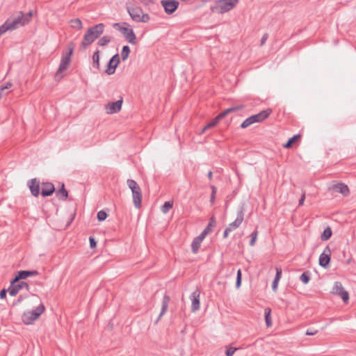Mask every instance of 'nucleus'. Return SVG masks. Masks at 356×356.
Masks as SVG:
<instances>
[{"label":"nucleus","instance_id":"30","mask_svg":"<svg viewBox=\"0 0 356 356\" xmlns=\"http://www.w3.org/2000/svg\"><path fill=\"white\" fill-rule=\"evenodd\" d=\"M300 138V134L294 135L291 138H290L288 141L283 145L284 147L289 149L292 147L293 144L298 140V138Z\"/></svg>","mask_w":356,"mask_h":356},{"label":"nucleus","instance_id":"32","mask_svg":"<svg viewBox=\"0 0 356 356\" xmlns=\"http://www.w3.org/2000/svg\"><path fill=\"white\" fill-rule=\"evenodd\" d=\"M130 53V48L128 45H124L122 47V51H121V58L122 60H125L127 59Z\"/></svg>","mask_w":356,"mask_h":356},{"label":"nucleus","instance_id":"57","mask_svg":"<svg viewBox=\"0 0 356 356\" xmlns=\"http://www.w3.org/2000/svg\"><path fill=\"white\" fill-rule=\"evenodd\" d=\"M207 129H208V128H206V126L204 127L202 131H200V134H204Z\"/></svg>","mask_w":356,"mask_h":356},{"label":"nucleus","instance_id":"28","mask_svg":"<svg viewBox=\"0 0 356 356\" xmlns=\"http://www.w3.org/2000/svg\"><path fill=\"white\" fill-rule=\"evenodd\" d=\"M271 309L268 307L264 309V316L266 326L270 327L272 325V320L270 316Z\"/></svg>","mask_w":356,"mask_h":356},{"label":"nucleus","instance_id":"15","mask_svg":"<svg viewBox=\"0 0 356 356\" xmlns=\"http://www.w3.org/2000/svg\"><path fill=\"white\" fill-rule=\"evenodd\" d=\"M122 98H121L116 102L108 103L105 106L106 113L108 114L118 113L122 108Z\"/></svg>","mask_w":356,"mask_h":356},{"label":"nucleus","instance_id":"19","mask_svg":"<svg viewBox=\"0 0 356 356\" xmlns=\"http://www.w3.org/2000/svg\"><path fill=\"white\" fill-rule=\"evenodd\" d=\"M29 187L31 195L38 197L40 194V181L36 179H32L29 181Z\"/></svg>","mask_w":356,"mask_h":356},{"label":"nucleus","instance_id":"9","mask_svg":"<svg viewBox=\"0 0 356 356\" xmlns=\"http://www.w3.org/2000/svg\"><path fill=\"white\" fill-rule=\"evenodd\" d=\"M25 288L27 291L29 290V285L26 282H19V281H15V277L10 281V286L8 288V291L11 296H16L18 292Z\"/></svg>","mask_w":356,"mask_h":356},{"label":"nucleus","instance_id":"34","mask_svg":"<svg viewBox=\"0 0 356 356\" xmlns=\"http://www.w3.org/2000/svg\"><path fill=\"white\" fill-rule=\"evenodd\" d=\"M172 206H173L172 202H170V201L165 202L163 205L161 207V211L163 213H167L169 211V210L172 208Z\"/></svg>","mask_w":356,"mask_h":356},{"label":"nucleus","instance_id":"25","mask_svg":"<svg viewBox=\"0 0 356 356\" xmlns=\"http://www.w3.org/2000/svg\"><path fill=\"white\" fill-rule=\"evenodd\" d=\"M215 219L214 217H211L210 219V221L207 226L204 228V229L200 234V236H202L203 239H204L205 236L211 232V227L213 226V224L215 223Z\"/></svg>","mask_w":356,"mask_h":356},{"label":"nucleus","instance_id":"10","mask_svg":"<svg viewBox=\"0 0 356 356\" xmlns=\"http://www.w3.org/2000/svg\"><path fill=\"white\" fill-rule=\"evenodd\" d=\"M330 260L331 250L330 247L327 245L325 247L323 252L319 256V265L324 268H327L329 267Z\"/></svg>","mask_w":356,"mask_h":356},{"label":"nucleus","instance_id":"7","mask_svg":"<svg viewBox=\"0 0 356 356\" xmlns=\"http://www.w3.org/2000/svg\"><path fill=\"white\" fill-rule=\"evenodd\" d=\"M128 12L131 19L136 22H147L149 20V15L143 13L139 7L129 8Z\"/></svg>","mask_w":356,"mask_h":356},{"label":"nucleus","instance_id":"5","mask_svg":"<svg viewBox=\"0 0 356 356\" xmlns=\"http://www.w3.org/2000/svg\"><path fill=\"white\" fill-rule=\"evenodd\" d=\"M36 15V12L30 10L27 13H24L22 11L14 13L10 18L6 20L5 22H29L33 20V16Z\"/></svg>","mask_w":356,"mask_h":356},{"label":"nucleus","instance_id":"54","mask_svg":"<svg viewBox=\"0 0 356 356\" xmlns=\"http://www.w3.org/2000/svg\"><path fill=\"white\" fill-rule=\"evenodd\" d=\"M142 3L148 5L149 3L152 2V0H140Z\"/></svg>","mask_w":356,"mask_h":356},{"label":"nucleus","instance_id":"20","mask_svg":"<svg viewBox=\"0 0 356 356\" xmlns=\"http://www.w3.org/2000/svg\"><path fill=\"white\" fill-rule=\"evenodd\" d=\"M55 191L54 185L50 182H44L42 186L41 195L42 197L51 195Z\"/></svg>","mask_w":356,"mask_h":356},{"label":"nucleus","instance_id":"3","mask_svg":"<svg viewBox=\"0 0 356 356\" xmlns=\"http://www.w3.org/2000/svg\"><path fill=\"white\" fill-rule=\"evenodd\" d=\"M127 186L131 190L134 204L136 208L139 209L141 207L142 192L140 187L136 181L129 179L127 181Z\"/></svg>","mask_w":356,"mask_h":356},{"label":"nucleus","instance_id":"14","mask_svg":"<svg viewBox=\"0 0 356 356\" xmlns=\"http://www.w3.org/2000/svg\"><path fill=\"white\" fill-rule=\"evenodd\" d=\"M161 3L168 14L173 13L179 6V2L176 0H162Z\"/></svg>","mask_w":356,"mask_h":356},{"label":"nucleus","instance_id":"18","mask_svg":"<svg viewBox=\"0 0 356 356\" xmlns=\"http://www.w3.org/2000/svg\"><path fill=\"white\" fill-rule=\"evenodd\" d=\"M39 274L37 270H19L15 277V281L26 279L29 277L36 276Z\"/></svg>","mask_w":356,"mask_h":356},{"label":"nucleus","instance_id":"2","mask_svg":"<svg viewBox=\"0 0 356 356\" xmlns=\"http://www.w3.org/2000/svg\"><path fill=\"white\" fill-rule=\"evenodd\" d=\"M45 307L42 303H40L34 309L24 312L22 314V321L26 325L32 324L34 321L38 319L40 316L44 312Z\"/></svg>","mask_w":356,"mask_h":356},{"label":"nucleus","instance_id":"12","mask_svg":"<svg viewBox=\"0 0 356 356\" xmlns=\"http://www.w3.org/2000/svg\"><path fill=\"white\" fill-rule=\"evenodd\" d=\"M245 208L242 206L237 212V216L235 220L228 225L227 227L231 232L238 228L242 223L244 218Z\"/></svg>","mask_w":356,"mask_h":356},{"label":"nucleus","instance_id":"13","mask_svg":"<svg viewBox=\"0 0 356 356\" xmlns=\"http://www.w3.org/2000/svg\"><path fill=\"white\" fill-rule=\"evenodd\" d=\"M201 291L199 288H197L191 295L190 299L191 300V310L195 312L199 310L200 307V296Z\"/></svg>","mask_w":356,"mask_h":356},{"label":"nucleus","instance_id":"4","mask_svg":"<svg viewBox=\"0 0 356 356\" xmlns=\"http://www.w3.org/2000/svg\"><path fill=\"white\" fill-rule=\"evenodd\" d=\"M238 0H218L211 7L213 13H224L233 9L238 3Z\"/></svg>","mask_w":356,"mask_h":356},{"label":"nucleus","instance_id":"60","mask_svg":"<svg viewBox=\"0 0 356 356\" xmlns=\"http://www.w3.org/2000/svg\"><path fill=\"white\" fill-rule=\"evenodd\" d=\"M79 25V28L81 27V23L78 24Z\"/></svg>","mask_w":356,"mask_h":356},{"label":"nucleus","instance_id":"37","mask_svg":"<svg viewBox=\"0 0 356 356\" xmlns=\"http://www.w3.org/2000/svg\"><path fill=\"white\" fill-rule=\"evenodd\" d=\"M110 40L111 39L109 37L104 36L99 40L98 44L99 46H105L110 42Z\"/></svg>","mask_w":356,"mask_h":356},{"label":"nucleus","instance_id":"41","mask_svg":"<svg viewBox=\"0 0 356 356\" xmlns=\"http://www.w3.org/2000/svg\"><path fill=\"white\" fill-rule=\"evenodd\" d=\"M237 350L236 348L229 347L227 348L225 355L226 356H233L235 351Z\"/></svg>","mask_w":356,"mask_h":356},{"label":"nucleus","instance_id":"11","mask_svg":"<svg viewBox=\"0 0 356 356\" xmlns=\"http://www.w3.org/2000/svg\"><path fill=\"white\" fill-rule=\"evenodd\" d=\"M120 63V57L118 54H115L111 57V58L109 60V61L107 63V67L105 70V72L108 74L111 75L113 74L115 72L116 67H118V64Z\"/></svg>","mask_w":356,"mask_h":356},{"label":"nucleus","instance_id":"8","mask_svg":"<svg viewBox=\"0 0 356 356\" xmlns=\"http://www.w3.org/2000/svg\"><path fill=\"white\" fill-rule=\"evenodd\" d=\"M113 26L120 31L124 35L125 39L131 44H135L136 43V35L134 33L133 29L128 27L121 26L120 24H113Z\"/></svg>","mask_w":356,"mask_h":356},{"label":"nucleus","instance_id":"35","mask_svg":"<svg viewBox=\"0 0 356 356\" xmlns=\"http://www.w3.org/2000/svg\"><path fill=\"white\" fill-rule=\"evenodd\" d=\"M220 120L221 119L220 118V117L218 115L214 119H213L210 122H209L206 125V128L209 129V128L216 126Z\"/></svg>","mask_w":356,"mask_h":356},{"label":"nucleus","instance_id":"33","mask_svg":"<svg viewBox=\"0 0 356 356\" xmlns=\"http://www.w3.org/2000/svg\"><path fill=\"white\" fill-rule=\"evenodd\" d=\"M345 290L344 288L342 286V284L339 282H335L334 284L333 291L334 293L339 295Z\"/></svg>","mask_w":356,"mask_h":356},{"label":"nucleus","instance_id":"58","mask_svg":"<svg viewBox=\"0 0 356 356\" xmlns=\"http://www.w3.org/2000/svg\"><path fill=\"white\" fill-rule=\"evenodd\" d=\"M74 216H75V213L72 214V217L71 218V219H70V222H68V224H70L72 222V220H74Z\"/></svg>","mask_w":356,"mask_h":356},{"label":"nucleus","instance_id":"1","mask_svg":"<svg viewBox=\"0 0 356 356\" xmlns=\"http://www.w3.org/2000/svg\"><path fill=\"white\" fill-rule=\"evenodd\" d=\"M104 24H96L95 26L89 28L84 35L82 44L83 46L90 44L104 32Z\"/></svg>","mask_w":356,"mask_h":356},{"label":"nucleus","instance_id":"50","mask_svg":"<svg viewBox=\"0 0 356 356\" xmlns=\"http://www.w3.org/2000/svg\"><path fill=\"white\" fill-rule=\"evenodd\" d=\"M230 232L231 231L227 227H226L223 233V238H226Z\"/></svg>","mask_w":356,"mask_h":356},{"label":"nucleus","instance_id":"38","mask_svg":"<svg viewBox=\"0 0 356 356\" xmlns=\"http://www.w3.org/2000/svg\"><path fill=\"white\" fill-rule=\"evenodd\" d=\"M253 124L250 116L246 118L241 124V127L242 129H245L248 127L249 126L252 125Z\"/></svg>","mask_w":356,"mask_h":356},{"label":"nucleus","instance_id":"51","mask_svg":"<svg viewBox=\"0 0 356 356\" xmlns=\"http://www.w3.org/2000/svg\"><path fill=\"white\" fill-rule=\"evenodd\" d=\"M12 86L13 84L10 82H8L6 83V85L2 86L1 88H3V90H5L6 89L10 88Z\"/></svg>","mask_w":356,"mask_h":356},{"label":"nucleus","instance_id":"17","mask_svg":"<svg viewBox=\"0 0 356 356\" xmlns=\"http://www.w3.org/2000/svg\"><path fill=\"white\" fill-rule=\"evenodd\" d=\"M271 113L272 110L270 108H268L259 112L257 114L251 115L250 118L253 124L257 122H261L267 118H268Z\"/></svg>","mask_w":356,"mask_h":356},{"label":"nucleus","instance_id":"16","mask_svg":"<svg viewBox=\"0 0 356 356\" xmlns=\"http://www.w3.org/2000/svg\"><path fill=\"white\" fill-rule=\"evenodd\" d=\"M329 190L332 191L334 193H339L342 194L344 197L348 196L350 193V190L348 186L342 182L332 185L331 187L329 188Z\"/></svg>","mask_w":356,"mask_h":356},{"label":"nucleus","instance_id":"42","mask_svg":"<svg viewBox=\"0 0 356 356\" xmlns=\"http://www.w3.org/2000/svg\"><path fill=\"white\" fill-rule=\"evenodd\" d=\"M339 296L342 298L344 302H346L349 299V295L347 291L343 290L340 294Z\"/></svg>","mask_w":356,"mask_h":356},{"label":"nucleus","instance_id":"47","mask_svg":"<svg viewBox=\"0 0 356 356\" xmlns=\"http://www.w3.org/2000/svg\"><path fill=\"white\" fill-rule=\"evenodd\" d=\"M268 33H264L261 39V46L264 45L266 42V41L268 39Z\"/></svg>","mask_w":356,"mask_h":356},{"label":"nucleus","instance_id":"49","mask_svg":"<svg viewBox=\"0 0 356 356\" xmlns=\"http://www.w3.org/2000/svg\"><path fill=\"white\" fill-rule=\"evenodd\" d=\"M305 193L302 195L300 199L299 200V202H298V205L299 206H302L304 204V201H305Z\"/></svg>","mask_w":356,"mask_h":356},{"label":"nucleus","instance_id":"22","mask_svg":"<svg viewBox=\"0 0 356 356\" xmlns=\"http://www.w3.org/2000/svg\"><path fill=\"white\" fill-rule=\"evenodd\" d=\"M243 108H244L243 105L234 106H232V107H230V108H228L224 110L222 112H221L220 113L218 114V116L222 120V118H224L229 113H231L234 112V111H239V110H241V109H242Z\"/></svg>","mask_w":356,"mask_h":356},{"label":"nucleus","instance_id":"27","mask_svg":"<svg viewBox=\"0 0 356 356\" xmlns=\"http://www.w3.org/2000/svg\"><path fill=\"white\" fill-rule=\"evenodd\" d=\"M332 235V229L330 227H326L321 236V239L323 241H327Z\"/></svg>","mask_w":356,"mask_h":356},{"label":"nucleus","instance_id":"43","mask_svg":"<svg viewBox=\"0 0 356 356\" xmlns=\"http://www.w3.org/2000/svg\"><path fill=\"white\" fill-rule=\"evenodd\" d=\"M89 242H90V247L91 248H95L97 246V241H95V238L92 236L89 237Z\"/></svg>","mask_w":356,"mask_h":356},{"label":"nucleus","instance_id":"45","mask_svg":"<svg viewBox=\"0 0 356 356\" xmlns=\"http://www.w3.org/2000/svg\"><path fill=\"white\" fill-rule=\"evenodd\" d=\"M318 332V330H314V329H308L307 331H306V333L305 334L306 335H314L316 334V333Z\"/></svg>","mask_w":356,"mask_h":356},{"label":"nucleus","instance_id":"48","mask_svg":"<svg viewBox=\"0 0 356 356\" xmlns=\"http://www.w3.org/2000/svg\"><path fill=\"white\" fill-rule=\"evenodd\" d=\"M7 291H8L5 289L0 291V298L1 299H4L6 297Z\"/></svg>","mask_w":356,"mask_h":356},{"label":"nucleus","instance_id":"21","mask_svg":"<svg viewBox=\"0 0 356 356\" xmlns=\"http://www.w3.org/2000/svg\"><path fill=\"white\" fill-rule=\"evenodd\" d=\"M170 300V298L169 296H168L167 294H165L163 296V298L162 300L161 310L158 316L157 320L156 321V323H157L159 322V321L161 319V318L167 312Z\"/></svg>","mask_w":356,"mask_h":356},{"label":"nucleus","instance_id":"23","mask_svg":"<svg viewBox=\"0 0 356 356\" xmlns=\"http://www.w3.org/2000/svg\"><path fill=\"white\" fill-rule=\"evenodd\" d=\"M203 240L204 239L202 238V236H197L195 238H194L191 243L192 252L193 254L197 253Z\"/></svg>","mask_w":356,"mask_h":356},{"label":"nucleus","instance_id":"55","mask_svg":"<svg viewBox=\"0 0 356 356\" xmlns=\"http://www.w3.org/2000/svg\"><path fill=\"white\" fill-rule=\"evenodd\" d=\"M69 22H81L80 19L79 18H74L71 19Z\"/></svg>","mask_w":356,"mask_h":356},{"label":"nucleus","instance_id":"46","mask_svg":"<svg viewBox=\"0 0 356 356\" xmlns=\"http://www.w3.org/2000/svg\"><path fill=\"white\" fill-rule=\"evenodd\" d=\"M275 270H276L275 277L281 278L282 273V268L280 267H275Z\"/></svg>","mask_w":356,"mask_h":356},{"label":"nucleus","instance_id":"29","mask_svg":"<svg viewBox=\"0 0 356 356\" xmlns=\"http://www.w3.org/2000/svg\"><path fill=\"white\" fill-rule=\"evenodd\" d=\"M311 279V273L309 270L305 271L300 276V280L304 284H307L309 283Z\"/></svg>","mask_w":356,"mask_h":356},{"label":"nucleus","instance_id":"59","mask_svg":"<svg viewBox=\"0 0 356 356\" xmlns=\"http://www.w3.org/2000/svg\"><path fill=\"white\" fill-rule=\"evenodd\" d=\"M280 279H281V278H280V277H275V278H274V280H276V281H277V282H280Z\"/></svg>","mask_w":356,"mask_h":356},{"label":"nucleus","instance_id":"6","mask_svg":"<svg viewBox=\"0 0 356 356\" xmlns=\"http://www.w3.org/2000/svg\"><path fill=\"white\" fill-rule=\"evenodd\" d=\"M74 51V44L73 43H70L69 45V50L67 52L63 54L60 63L59 65V67L57 70L56 75L58 76V74L67 69L70 61H71V56L73 54Z\"/></svg>","mask_w":356,"mask_h":356},{"label":"nucleus","instance_id":"40","mask_svg":"<svg viewBox=\"0 0 356 356\" xmlns=\"http://www.w3.org/2000/svg\"><path fill=\"white\" fill-rule=\"evenodd\" d=\"M257 234H258V232L257 230L254 231L253 232H252V234H250V236H251V239L250 241V245L251 246H253L255 244V241H256V239H257Z\"/></svg>","mask_w":356,"mask_h":356},{"label":"nucleus","instance_id":"53","mask_svg":"<svg viewBox=\"0 0 356 356\" xmlns=\"http://www.w3.org/2000/svg\"><path fill=\"white\" fill-rule=\"evenodd\" d=\"M211 193L216 194L217 188L215 186H211Z\"/></svg>","mask_w":356,"mask_h":356},{"label":"nucleus","instance_id":"31","mask_svg":"<svg viewBox=\"0 0 356 356\" xmlns=\"http://www.w3.org/2000/svg\"><path fill=\"white\" fill-rule=\"evenodd\" d=\"M92 66L97 69H99V51L97 50L94 52L92 56Z\"/></svg>","mask_w":356,"mask_h":356},{"label":"nucleus","instance_id":"24","mask_svg":"<svg viewBox=\"0 0 356 356\" xmlns=\"http://www.w3.org/2000/svg\"><path fill=\"white\" fill-rule=\"evenodd\" d=\"M19 24H2L0 26V37L7 31H13L17 28Z\"/></svg>","mask_w":356,"mask_h":356},{"label":"nucleus","instance_id":"52","mask_svg":"<svg viewBox=\"0 0 356 356\" xmlns=\"http://www.w3.org/2000/svg\"><path fill=\"white\" fill-rule=\"evenodd\" d=\"M215 198H216V194L211 193V197H210V202L211 204H213L214 202Z\"/></svg>","mask_w":356,"mask_h":356},{"label":"nucleus","instance_id":"56","mask_svg":"<svg viewBox=\"0 0 356 356\" xmlns=\"http://www.w3.org/2000/svg\"><path fill=\"white\" fill-rule=\"evenodd\" d=\"M207 176H208V178H209V179H212V176H213V172H212V171H209V172H208Z\"/></svg>","mask_w":356,"mask_h":356},{"label":"nucleus","instance_id":"44","mask_svg":"<svg viewBox=\"0 0 356 356\" xmlns=\"http://www.w3.org/2000/svg\"><path fill=\"white\" fill-rule=\"evenodd\" d=\"M278 284H279V282L273 280V283H272V289L274 292H276L277 291Z\"/></svg>","mask_w":356,"mask_h":356},{"label":"nucleus","instance_id":"36","mask_svg":"<svg viewBox=\"0 0 356 356\" xmlns=\"http://www.w3.org/2000/svg\"><path fill=\"white\" fill-rule=\"evenodd\" d=\"M241 281H242V273H241V270L238 269L237 270L236 280V289H238L241 286Z\"/></svg>","mask_w":356,"mask_h":356},{"label":"nucleus","instance_id":"26","mask_svg":"<svg viewBox=\"0 0 356 356\" xmlns=\"http://www.w3.org/2000/svg\"><path fill=\"white\" fill-rule=\"evenodd\" d=\"M56 197L58 199L65 200L68 197V193L67 190L65 188L64 184H61V188L58 189L56 193Z\"/></svg>","mask_w":356,"mask_h":356},{"label":"nucleus","instance_id":"39","mask_svg":"<svg viewBox=\"0 0 356 356\" xmlns=\"http://www.w3.org/2000/svg\"><path fill=\"white\" fill-rule=\"evenodd\" d=\"M106 217H107V213H106V211H104L103 210L98 211L97 218L99 221L101 222V221L104 220L106 218Z\"/></svg>","mask_w":356,"mask_h":356}]
</instances>
